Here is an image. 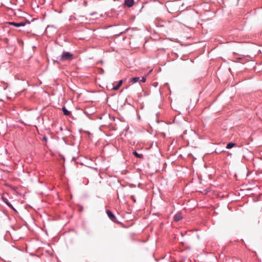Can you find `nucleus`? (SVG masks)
Segmentation results:
<instances>
[{
  "mask_svg": "<svg viewBox=\"0 0 262 262\" xmlns=\"http://www.w3.org/2000/svg\"><path fill=\"white\" fill-rule=\"evenodd\" d=\"M64 57H66V53H63L62 55V57H61V59L63 60L64 58Z\"/></svg>",
  "mask_w": 262,
  "mask_h": 262,
  "instance_id": "f3484780",
  "label": "nucleus"
},
{
  "mask_svg": "<svg viewBox=\"0 0 262 262\" xmlns=\"http://www.w3.org/2000/svg\"><path fill=\"white\" fill-rule=\"evenodd\" d=\"M62 112H63V113L64 115H66V107L64 106L62 107Z\"/></svg>",
  "mask_w": 262,
  "mask_h": 262,
  "instance_id": "2eb2a0df",
  "label": "nucleus"
},
{
  "mask_svg": "<svg viewBox=\"0 0 262 262\" xmlns=\"http://www.w3.org/2000/svg\"><path fill=\"white\" fill-rule=\"evenodd\" d=\"M132 154L135 157L139 158L140 159H143L144 158V156L143 154H139L136 150H134Z\"/></svg>",
  "mask_w": 262,
  "mask_h": 262,
  "instance_id": "39448f33",
  "label": "nucleus"
},
{
  "mask_svg": "<svg viewBox=\"0 0 262 262\" xmlns=\"http://www.w3.org/2000/svg\"><path fill=\"white\" fill-rule=\"evenodd\" d=\"M128 186L130 188H135V187H136V185L134 184H129Z\"/></svg>",
  "mask_w": 262,
  "mask_h": 262,
  "instance_id": "4468645a",
  "label": "nucleus"
},
{
  "mask_svg": "<svg viewBox=\"0 0 262 262\" xmlns=\"http://www.w3.org/2000/svg\"><path fill=\"white\" fill-rule=\"evenodd\" d=\"M237 144L235 143L230 142L228 143L226 145V148L227 149H231L233 147L236 146Z\"/></svg>",
  "mask_w": 262,
  "mask_h": 262,
  "instance_id": "6e6552de",
  "label": "nucleus"
},
{
  "mask_svg": "<svg viewBox=\"0 0 262 262\" xmlns=\"http://www.w3.org/2000/svg\"><path fill=\"white\" fill-rule=\"evenodd\" d=\"M182 219V213L181 212H178L176 214H174L173 217V220L174 222H179L180 220Z\"/></svg>",
  "mask_w": 262,
  "mask_h": 262,
  "instance_id": "f03ea898",
  "label": "nucleus"
},
{
  "mask_svg": "<svg viewBox=\"0 0 262 262\" xmlns=\"http://www.w3.org/2000/svg\"><path fill=\"white\" fill-rule=\"evenodd\" d=\"M67 117H68L69 118H67V119H68L69 121L70 122H72V121L70 120V118L72 120H74V117L72 116L71 112L67 109Z\"/></svg>",
  "mask_w": 262,
  "mask_h": 262,
  "instance_id": "0eeeda50",
  "label": "nucleus"
},
{
  "mask_svg": "<svg viewBox=\"0 0 262 262\" xmlns=\"http://www.w3.org/2000/svg\"><path fill=\"white\" fill-rule=\"evenodd\" d=\"M222 152V151H219V150H217V151H216V153H217V154H218V153H220V152Z\"/></svg>",
  "mask_w": 262,
  "mask_h": 262,
  "instance_id": "412c9836",
  "label": "nucleus"
},
{
  "mask_svg": "<svg viewBox=\"0 0 262 262\" xmlns=\"http://www.w3.org/2000/svg\"><path fill=\"white\" fill-rule=\"evenodd\" d=\"M43 139H44V140H47V138L46 137H44Z\"/></svg>",
  "mask_w": 262,
  "mask_h": 262,
  "instance_id": "4be33fe9",
  "label": "nucleus"
},
{
  "mask_svg": "<svg viewBox=\"0 0 262 262\" xmlns=\"http://www.w3.org/2000/svg\"><path fill=\"white\" fill-rule=\"evenodd\" d=\"M139 77H133L130 79V81L133 82V83L137 82L139 80Z\"/></svg>",
  "mask_w": 262,
  "mask_h": 262,
  "instance_id": "9d476101",
  "label": "nucleus"
},
{
  "mask_svg": "<svg viewBox=\"0 0 262 262\" xmlns=\"http://www.w3.org/2000/svg\"><path fill=\"white\" fill-rule=\"evenodd\" d=\"M123 83V80H120L118 81V83L114 86H113V90H114V91H116L117 90L119 89V88L121 86V85H122Z\"/></svg>",
  "mask_w": 262,
  "mask_h": 262,
  "instance_id": "1a4fd4ad",
  "label": "nucleus"
},
{
  "mask_svg": "<svg viewBox=\"0 0 262 262\" xmlns=\"http://www.w3.org/2000/svg\"><path fill=\"white\" fill-rule=\"evenodd\" d=\"M83 5L85 6V7H86L87 5H88V3L86 1H84L83 2Z\"/></svg>",
  "mask_w": 262,
  "mask_h": 262,
  "instance_id": "a211bd4d",
  "label": "nucleus"
},
{
  "mask_svg": "<svg viewBox=\"0 0 262 262\" xmlns=\"http://www.w3.org/2000/svg\"><path fill=\"white\" fill-rule=\"evenodd\" d=\"M9 25L14 26L16 27H21V26H24L25 25V23H23V22H21V23L9 22Z\"/></svg>",
  "mask_w": 262,
  "mask_h": 262,
  "instance_id": "20e7f679",
  "label": "nucleus"
},
{
  "mask_svg": "<svg viewBox=\"0 0 262 262\" xmlns=\"http://www.w3.org/2000/svg\"><path fill=\"white\" fill-rule=\"evenodd\" d=\"M6 200H7L6 199ZM4 201L6 202V204L9 206H10V207H11L13 208V207H12V205H11V204L10 203H9L8 202H7V201L4 200Z\"/></svg>",
  "mask_w": 262,
  "mask_h": 262,
  "instance_id": "dca6fc26",
  "label": "nucleus"
},
{
  "mask_svg": "<svg viewBox=\"0 0 262 262\" xmlns=\"http://www.w3.org/2000/svg\"><path fill=\"white\" fill-rule=\"evenodd\" d=\"M130 199L133 201L134 203H136V199L135 198L134 195H130Z\"/></svg>",
  "mask_w": 262,
  "mask_h": 262,
  "instance_id": "ddd939ff",
  "label": "nucleus"
},
{
  "mask_svg": "<svg viewBox=\"0 0 262 262\" xmlns=\"http://www.w3.org/2000/svg\"><path fill=\"white\" fill-rule=\"evenodd\" d=\"M169 12L172 13V12H170V11L168 10Z\"/></svg>",
  "mask_w": 262,
  "mask_h": 262,
  "instance_id": "393cba45",
  "label": "nucleus"
},
{
  "mask_svg": "<svg viewBox=\"0 0 262 262\" xmlns=\"http://www.w3.org/2000/svg\"><path fill=\"white\" fill-rule=\"evenodd\" d=\"M181 234H182V236H183L184 235V234H182V233H181Z\"/></svg>",
  "mask_w": 262,
  "mask_h": 262,
  "instance_id": "5701e85b",
  "label": "nucleus"
},
{
  "mask_svg": "<svg viewBox=\"0 0 262 262\" xmlns=\"http://www.w3.org/2000/svg\"><path fill=\"white\" fill-rule=\"evenodd\" d=\"M75 57V56L73 54L67 51V61L71 60L74 59Z\"/></svg>",
  "mask_w": 262,
  "mask_h": 262,
  "instance_id": "423d86ee",
  "label": "nucleus"
},
{
  "mask_svg": "<svg viewBox=\"0 0 262 262\" xmlns=\"http://www.w3.org/2000/svg\"><path fill=\"white\" fill-rule=\"evenodd\" d=\"M75 159V158L74 157H72V160H74V159Z\"/></svg>",
  "mask_w": 262,
  "mask_h": 262,
  "instance_id": "6ab92c4d",
  "label": "nucleus"
},
{
  "mask_svg": "<svg viewBox=\"0 0 262 262\" xmlns=\"http://www.w3.org/2000/svg\"><path fill=\"white\" fill-rule=\"evenodd\" d=\"M106 213L108 217H109V219L112 221H113V222L116 223L117 224H121V222L117 221L116 216H115V215L113 213V212L112 211H111L110 210H106Z\"/></svg>",
  "mask_w": 262,
  "mask_h": 262,
  "instance_id": "f257e3e1",
  "label": "nucleus"
},
{
  "mask_svg": "<svg viewBox=\"0 0 262 262\" xmlns=\"http://www.w3.org/2000/svg\"><path fill=\"white\" fill-rule=\"evenodd\" d=\"M134 4V0H125L124 5L128 8L132 7Z\"/></svg>",
  "mask_w": 262,
  "mask_h": 262,
  "instance_id": "7ed1b4c3",
  "label": "nucleus"
},
{
  "mask_svg": "<svg viewBox=\"0 0 262 262\" xmlns=\"http://www.w3.org/2000/svg\"><path fill=\"white\" fill-rule=\"evenodd\" d=\"M222 152V151H219V150H217V151H216V153H217V154H218V153H220V152Z\"/></svg>",
  "mask_w": 262,
  "mask_h": 262,
  "instance_id": "aec40b11",
  "label": "nucleus"
},
{
  "mask_svg": "<svg viewBox=\"0 0 262 262\" xmlns=\"http://www.w3.org/2000/svg\"><path fill=\"white\" fill-rule=\"evenodd\" d=\"M71 135V132L70 130L68 129L67 127V137L68 136L70 137Z\"/></svg>",
  "mask_w": 262,
  "mask_h": 262,
  "instance_id": "9b49d317",
  "label": "nucleus"
},
{
  "mask_svg": "<svg viewBox=\"0 0 262 262\" xmlns=\"http://www.w3.org/2000/svg\"><path fill=\"white\" fill-rule=\"evenodd\" d=\"M66 189H67V190H68V186L67 185Z\"/></svg>",
  "mask_w": 262,
  "mask_h": 262,
  "instance_id": "b1692460",
  "label": "nucleus"
},
{
  "mask_svg": "<svg viewBox=\"0 0 262 262\" xmlns=\"http://www.w3.org/2000/svg\"><path fill=\"white\" fill-rule=\"evenodd\" d=\"M146 76H142L141 77V79H140V81L142 82H145L146 81Z\"/></svg>",
  "mask_w": 262,
  "mask_h": 262,
  "instance_id": "f8f14e48",
  "label": "nucleus"
}]
</instances>
